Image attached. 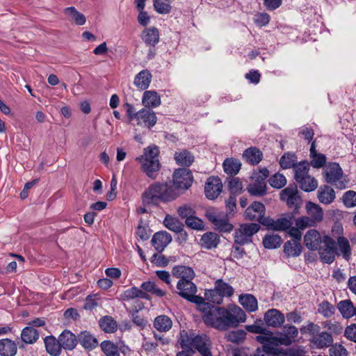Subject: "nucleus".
<instances>
[{
	"label": "nucleus",
	"mask_w": 356,
	"mask_h": 356,
	"mask_svg": "<svg viewBox=\"0 0 356 356\" xmlns=\"http://www.w3.org/2000/svg\"><path fill=\"white\" fill-rule=\"evenodd\" d=\"M177 294L190 302L200 307L203 313L204 323L218 330L225 331L229 327H236L240 323L246 320V314L238 306H234L232 311L206 302L204 298L196 296L197 286L192 280L177 283Z\"/></svg>",
	"instance_id": "nucleus-1"
},
{
	"label": "nucleus",
	"mask_w": 356,
	"mask_h": 356,
	"mask_svg": "<svg viewBox=\"0 0 356 356\" xmlns=\"http://www.w3.org/2000/svg\"><path fill=\"white\" fill-rule=\"evenodd\" d=\"M192 172L186 168L176 169L172 175V185L168 182L155 181L146 188L143 201L146 204H158L173 202L181 194L180 191L188 190L192 185Z\"/></svg>",
	"instance_id": "nucleus-2"
},
{
	"label": "nucleus",
	"mask_w": 356,
	"mask_h": 356,
	"mask_svg": "<svg viewBox=\"0 0 356 356\" xmlns=\"http://www.w3.org/2000/svg\"><path fill=\"white\" fill-rule=\"evenodd\" d=\"M309 163L307 160L299 162V165L296 169L294 179L300 188L305 192H312L318 187L317 180L309 175Z\"/></svg>",
	"instance_id": "nucleus-3"
},
{
	"label": "nucleus",
	"mask_w": 356,
	"mask_h": 356,
	"mask_svg": "<svg viewBox=\"0 0 356 356\" xmlns=\"http://www.w3.org/2000/svg\"><path fill=\"white\" fill-rule=\"evenodd\" d=\"M280 200L285 202L289 209H293L291 213H299V209L302 206V200L298 190L297 185L290 184L286 188L283 189L280 193Z\"/></svg>",
	"instance_id": "nucleus-4"
},
{
	"label": "nucleus",
	"mask_w": 356,
	"mask_h": 356,
	"mask_svg": "<svg viewBox=\"0 0 356 356\" xmlns=\"http://www.w3.org/2000/svg\"><path fill=\"white\" fill-rule=\"evenodd\" d=\"M261 229L258 223L250 222L241 224L239 228L235 229L234 242L238 245H245L252 243V237Z\"/></svg>",
	"instance_id": "nucleus-5"
},
{
	"label": "nucleus",
	"mask_w": 356,
	"mask_h": 356,
	"mask_svg": "<svg viewBox=\"0 0 356 356\" xmlns=\"http://www.w3.org/2000/svg\"><path fill=\"white\" fill-rule=\"evenodd\" d=\"M287 217L280 218L275 220L272 218L267 216L261 225L265 226L268 230L273 231H286L291 227L293 222L291 219L293 218V213H287Z\"/></svg>",
	"instance_id": "nucleus-6"
},
{
	"label": "nucleus",
	"mask_w": 356,
	"mask_h": 356,
	"mask_svg": "<svg viewBox=\"0 0 356 356\" xmlns=\"http://www.w3.org/2000/svg\"><path fill=\"white\" fill-rule=\"evenodd\" d=\"M266 207L260 202H253L245 210V218L250 221H257L260 225L261 222L266 218L265 216Z\"/></svg>",
	"instance_id": "nucleus-7"
},
{
	"label": "nucleus",
	"mask_w": 356,
	"mask_h": 356,
	"mask_svg": "<svg viewBox=\"0 0 356 356\" xmlns=\"http://www.w3.org/2000/svg\"><path fill=\"white\" fill-rule=\"evenodd\" d=\"M222 189V184L218 176H211L207 179L204 186V192L208 199L214 200L217 198Z\"/></svg>",
	"instance_id": "nucleus-8"
},
{
	"label": "nucleus",
	"mask_w": 356,
	"mask_h": 356,
	"mask_svg": "<svg viewBox=\"0 0 356 356\" xmlns=\"http://www.w3.org/2000/svg\"><path fill=\"white\" fill-rule=\"evenodd\" d=\"M136 121L138 125L151 129L156 124L157 117L152 109L144 107L139 110Z\"/></svg>",
	"instance_id": "nucleus-9"
},
{
	"label": "nucleus",
	"mask_w": 356,
	"mask_h": 356,
	"mask_svg": "<svg viewBox=\"0 0 356 356\" xmlns=\"http://www.w3.org/2000/svg\"><path fill=\"white\" fill-rule=\"evenodd\" d=\"M325 180L327 184H333L343 177V172L339 163L330 162L323 171Z\"/></svg>",
	"instance_id": "nucleus-10"
},
{
	"label": "nucleus",
	"mask_w": 356,
	"mask_h": 356,
	"mask_svg": "<svg viewBox=\"0 0 356 356\" xmlns=\"http://www.w3.org/2000/svg\"><path fill=\"white\" fill-rule=\"evenodd\" d=\"M207 218L214 225V229L220 232L229 233L234 229V225L229 222L227 217L221 218L215 213H209Z\"/></svg>",
	"instance_id": "nucleus-11"
},
{
	"label": "nucleus",
	"mask_w": 356,
	"mask_h": 356,
	"mask_svg": "<svg viewBox=\"0 0 356 356\" xmlns=\"http://www.w3.org/2000/svg\"><path fill=\"white\" fill-rule=\"evenodd\" d=\"M284 314L276 309L267 310L264 316V321L268 327H279L284 322Z\"/></svg>",
	"instance_id": "nucleus-12"
},
{
	"label": "nucleus",
	"mask_w": 356,
	"mask_h": 356,
	"mask_svg": "<svg viewBox=\"0 0 356 356\" xmlns=\"http://www.w3.org/2000/svg\"><path fill=\"white\" fill-rule=\"evenodd\" d=\"M210 340L207 335H195L192 341V348H195V351L197 350L202 356L211 355V344Z\"/></svg>",
	"instance_id": "nucleus-13"
},
{
	"label": "nucleus",
	"mask_w": 356,
	"mask_h": 356,
	"mask_svg": "<svg viewBox=\"0 0 356 356\" xmlns=\"http://www.w3.org/2000/svg\"><path fill=\"white\" fill-rule=\"evenodd\" d=\"M141 164V170L145 175L152 179H156L159 171L161 169V163L159 160H149L145 159L143 160H138Z\"/></svg>",
	"instance_id": "nucleus-14"
},
{
	"label": "nucleus",
	"mask_w": 356,
	"mask_h": 356,
	"mask_svg": "<svg viewBox=\"0 0 356 356\" xmlns=\"http://www.w3.org/2000/svg\"><path fill=\"white\" fill-rule=\"evenodd\" d=\"M171 241V235L165 231L156 232L151 241L152 245L159 252H162Z\"/></svg>",
	"instance_id": "nucleus-15"
},
{
	"label": "nucleus",
	"mask_w": 356,
	"mask_h": 356,
	"mask_svg": "<svg viewBox=\"0 0 356 356\" xmlns=\"http://www.w3.org/2000/svg\"><path fill=\"white\" fill-rule=\"evenodd\" d=\"M173 277L178 278L177 282H184L185 280H193L195 276L194 270L188 266L177 265L172 269Z\"/></svg>",
	"instance_id": "nucleus-16"
},
{
	"label": "nucleus",
	"mask_w": 356,
	"mask_h": 356,
	"mask_svg": "<svg viewBox=\"0 0 356 356\" xmlns=\"http://www.w3.org/2000/svg\"><path fill=\"white\" fill-rule=\"evenodd\" d=\"M58 338L61 348L66 350H74L78 343V336L67 329L60 334Z\"/></svg>",
	"instance_id": "nucleus-17"
},
{
	"label": "nucleus",
	"mask_w": 356,
	"mask_h": 356,
	"mask_svg": "<svg viewBox=\"0 0 356 356\" xmlns=\"http://www.w3.org/2000/svg\"><path fill=\"white\" fill-rule=\"evenodd\" d=\"M159 31L155 26L145 28L141 33L142 40L149 47H155L159 42Z\"/></svg>",
	"instance_id": "nucleus-18"
},
{
	"label": "nucleus",
	"mask_w": 356,
	"mask_h": 356,
	"mask_svg": "<svg viewBox=\"0 0 356 356\" xmlns=\"http://www.w3.org/2000/svg\"><path fill=\"white\" fill-rule=\"evenodd\" d=\"M304 243L309 250H318L322 243L319 232L316 229L308 230L304 236Z\"/></svg>",
	"instance_id": "nucleus-19"
},
{
	"label": "nucleus",
	"mask_w": 356,
	"mask_h": 356,
	"mask_svg": "<svg viewBox=\"0 0 356 356\" xmlns=\"http://www.w3.org/2000/svg\"><path fill=\"white\" fill-rule=\"evenodd\" d=\"M78 343L88 350H92L98 346V341L90 332L87 330L81 331L78 334Z\"/></svg>",
	"instance_id": "nucleus-20"
},
{
	"label": "nucleus",
	"mask_w": 356,
	"mask_h": 356,
	"mask_svg": "<svg viewBox=\"0 0 356 356\" xmlns=\"http://www.w3.org/2000/svg\"><path fill=\"white\" fill-rule=\"evenodd\" d=\"M316 148V140H313L309 149L311 161L309 163V166L312 165L314 168L318 169L323 168L325 165L327 159L324 154L317 152Z\"/></svg>",
	"instance_id": "nucleus-21"
},
{
	"label": "nucleus",
	"mask_w": 356,
	"mask_h": 356,
	"mask_svg": "<svg viewBox=\"0 0 356 356\" xmlns=\"http://www.w3.org/2000/svg\"><path fill=\"white\" fill-rule=\"evenodd\" d=\"M44 343L46 351L51 356H59L62 352L59 338L56 339L53 335H48L44 338Z\"/></svg>",
	"instance_id": "nucleus-22"
},
{
	"label": "nucleus",
	"mask_w": 356,
	"mask_h": 356,
	"mask_svg": "<svg viewBox=\"0 0 356 356\" xmlns=\"http://www.w3.org/2000/svg\"><path fill=\"white\" fill-rule=\"evenodd\" d=\"M254 181L247 186L248 193L252 196L262 197L266 194V184L265 180L259 177H252Z\"/></svg>",
	"instance_id": "nucleus-23"
},
{
	"label": "nucleus",
	"mask_w": 356,
	"mask_h": 356,
	"mask_svg": "<svg viewBox=\"0 0 356 356\" xmlns=\"http://www.w3.org/2000/svg\"><path fill=\"white\" fill-rule=\"evenodd\" d=\"M243 158L248 163L256 165L262 160L263 153L259 148L250 147L243 152Z\"/></svg>",
	"instance_id": "nucleus-24"
},
{
	"label": "nucleus",
	"mask_w": 356,
	"mask_h": 356,
	"mask_svg": "<svg viewBox=\"0 0 356 356\" xmlns=\"http://www.w3.org/2000/svg\"><path fill=\"white\" fill-rule=\"evenodd\" d=\"M220 242V239L218 234L208 232L202 236L200 243L202 248L211 250L217 248Z\"/></svg>",
	"instance_id": "nucleus-25"
},
{
	"label": "nucleus",
	"mask_w": 356,
	"mask_h": 356,
	"mask_svg": "<svg viewBox=\"0 0 356 356\" xmlns=\"http://www.w3.org/2000/svg\"><path fill=\"white\" fill-rule=\"evenodd\" d=\"M311 343L318 348H324L330 347L333 343V337L330 333L322 332L317 333L310 340Z\"/></svg>",
	"instance_id": "nucleus-26"
},
{
	"label": "nucleus",
	"mask_w": 356,
	"mask_h": 356,
	"mask_svg": "<svg viewBox=\"0 0 356 356\" xmlns=\"http://www.w3.org/2000/svg\"><path fill=\"white\" fill-rule=\"evenodd\" d=\"M161 103V97L154 90H145L142 98V104L145 108L152 109L156 108Z\"/></svg>",
	"instance_id": "nucleus-27"
},
{
	"label": "nucleus",
	"mask_w": 356,
	"mask_h": 356,
	"mask_svg": "<svg viewBox=\"0 0 356 356\" xmlns=\"http://www.w3.org/2000/svg\"><path fill=\"white\" fill-rule=\"evenodd\" d=\"M17 353V345L15 341L4 338L0 339V356H15Z\"/></svg>",
	"instance_id": "nucleus-28"
},
{
	"label": "nucleus",
	"mask_w": 356,
	"mask_h": 356,
	"mask_svg": "<svg viewBox=\"0 0 356 356\" xmlns=\"http://www.w3.org/2000/svg\"><path fill=\"white\" fill-rule=\"evenodd\" d=\"M280 165L282 169L293 168L294 173L296 169L299 165L298 162L297 156L295 152H285L280 158L279 161Z\"/></svg>",
	"instance_id": "nucleus-29"
},
{
	"label": "nucleus",
	"mask_w": 356,
	"mask_h": 356,
	"mask_svg": "<svg viewBox=\"0 0 356 356\" xmlns=\"http://www.w3.org/2000/svg\"><path fill=\"white\" fill-rule=\"evenodd\" d=\"M317 197L320 202L329 204L334 200L336 196L332 188L328 185H323L318 190Z\"/></svg>",
	"instance_id": "nucleus-30"
},
{
	"label": "nucleus",
	"mask_w": 356,
	"mask_h": 356,
	"mask_svg": "<svg viewBox=\"0 0 356 356\" xmlns=\"http://www.w3.org/2000/svg\"><path fill=\"white\" fill-rule=\"evenodd\" d=\"M121 299L124 301H129L136 298L145 300H150V296L136 286H133L123 291L120 295Z\"/></svg>",
	"instance_id": "nucleus-31"
},
{
	"label": "nucleus",
	"mask_w": 356,
	"mask_h": 356,
	"mask_svg": "<svg viewBox=\"0 0 356 356\" xmlns=\"http://www.w3.org/2000/svg\"><path fill=\"white\" fill-rule=\"evenodd\" d=\"M176 163L181 166L189 167L194 162V156L191 152L184 149L174 154Z\"/></svg>",
	"instance_id": "nucleus-32"
},
{
	"label": "nucleus",
	"mask_w": 356,
	"mask_h": 356,
	"mask_svg": "<svg viewBox=\"0 0 356 356\" xmlns=\"http://www.w3.org/2000/svg\"><path fill=\"white\" fill-rule=\"evenodd\" d=\"M38 331L31 326L25 327L21 332V339L26 344H33L39 339Z\"/></svg>",
	"instance_id": "nucleus-33"
},
{
	"label": "nucleus",
	"mask_w": 356,
	"mask_h": 356,
	"mask_svg": "<svg viewBox=\"0 0 356 356\" xmlns=\"http://www.w3.org/2000/svg\"><path fill=\"white\" fill-rule=\"evenodd\" d=\"M152 74L147 70L140 71L134 79V84L141 90H146L151 83Z\"/></svg>",
	"instance_id": "nucleus-34"
},
{
	"label": "nucleus",
	"mask_w": 356,
	"mask_h": 356,
	"mask_svg": "<svg viewBox=\"0 0 356 356\" xmlns=\"http://www.w3.org/2000/svg\"><path fill=\"white\" fill-rule=\"evenodd\" d=\"M302 245L297 241H288L284 245V252L287 257H298L302 252Z\"/></svg>",
	"instance_id": "nucleus-35"
},
{
	"label": "nucleus",
	"mask_w": 356,
	"mask_h": 356,
	"mask_svg": "<svg viewBox=\"0 0 356 356\" xmlns=\"http://www.w3.org/2000/svg\"><path fill=\"white\" fill-rule=\"evenodd\" d=\"M194 336L193 334H188L185 330L179 332L178 343L183 350L191 351L192 353H195V350L192 348V341Z\"/></svg>",
	"instance_id": "nucleus-36"
},
{
	"label": "nucleus",
	"mask_w": 356,
	"mask_h": 356,
	"mask_svg": "<svg viewBox=\"0 0 356 356\" xmlns=\"http://www.w3.org/2000/svg\"><path fill=\"white\" fill-rule=\"evenodd\" d=\"M153 325L158 331L167 332L171 329L172 321L169 316L160 315L155 318Z\"/></svg>",
	"instance_id": "nucleus-37"
},
{
	"label": "nucleus",
	"mask_w": 356,
	"mask_h": 356,
	"mask_svg": "<svg viewBox=\"0 0 356 356\" xmlns=\"http://www.w3.org/2000/svg\"><path fill=\"white\" fill-rule=\"evenodd\" d=\"M238 301L240 304L248 312H254L258 307L257 299L251 294L241 295L239 296Z\"/></svg>",
	"instance_id": "nucleus-38"
},
{
	"label": "nucleus",
	"mask_w": 356,
	"mask_h": 356,
	"mask_svg": "<svg viewBox=\"0 0 356 356\" xmlns=\"http://www.w3.org/2000/svg\"><path fill=\"white\" fill-rule=\"evenodd\" d=\"M99 324L102 330L106 333H114L118 330V324L111 316H105L100 318Z\"/></svg>",
	"instance_id": "nucleus-39"
},
{
	"label": "nucleus",
	"mask_w": 356,
	"mask_h": 356,
	"mask_svg": "<svg viewBox=\"0 0 356 356\" xmlns=\"http://www.w3.org/2000/svg\"><path fill=\"white\" fill-rule=\"evenodd\" d=\"M241 163L233 158L226 159L223 162L224 171L231 177L238 173Z\"/></svg>",
	"instance_id": "nucleus-40"
},
{
	"label": "nucleus",
	"mask_w": 356,
	"mask_h": 356,
	"mask_svg": "<svg viewBox=\"0 0 356 356\" xmlns=\"http://www.w3.org/2000/svg\"><path fill=\"white\" fill-rule=\"evenodd\" d=\"M307 213L312 218L314 221L320 222L323 217V211L322 208L318 205L312 202H308L306 204Z\"/></svg>",
	"instance_id": "nucleus-41"
},
{
	"label": "nucleus",
	"mask_w": 356,
	"mask_h": 356,
	"mask_svg": "<svg viewBox=\"0 0 356 356\" xmlns=\"http://www.w3.org/2000/svg\"><path fill=\"white\" fill-rule=\"evenodd\" d=\"M282 242V238L277 234H266L262 241L263 245L266 249H276Z\"/></svg>",
	"instance_id": "nucleus-42"
},
{
	"label": "nucleus",
	"mask_w": 356,
	"mask_h": 356,
	"mask_svg": "<svg viewBox=\"0 0 356 356\" xmlns=\"http://www.w3.org/2000/svg\"><path fill=\"white\" fill-rule=\"evenodd\" d=\"M337 308L343 317L346 318L353 316L354 313H355L353 304L350 300L340 301L337 305Z\"/></svg>",
	"instance_id": "nucleus-43"
},
{
	"label": "nucleus",
	"mask_w": 356,
	"mask_h": 356,
	"mask_svg": "<svg viewBox=\"0 0 356 356\" xmlns=\"http://www.w3.org/2000/svg\"><path fill=\"white\" fill-rule=\"evenodd\" d=\"M100 348L106 356H120L118 346L110 340L103 341Z\"/></svg>",
	"instance_id": "nucleus-44"
},
{
	"label": "nucleus",
	"mask_w": 356,
	"mask_h": 356,
	"mask_svg": "<svg viewBox=\"0 0 356 356\" xmlns=\"http://www.w3.org/2000/svg\"><path fill=\"white\" fill-rule=\"evenodd\" d=\"M64 13L70 15L74 22L78 26L83 25L86 22L85 15L79 12L75 7H67L65 8Z\"/></svg>",
	"instance_id": "nucleus-45"
},
{
	"label": "nucleus",
	"mask_w": 356,
	"mask_h": 356,
	"mask_svg": "<svg viewBox=\"0 0 356 356\" xmlns=\"http://www.w3.org/2000/svg\"><path fill=\"white\" fill-rule=\"evenodd\" d=\"M215 289L222 295V298L231 297L234 291L233 287L222 279H218L215 282Z\"/></svg>",
	"instance_id": "nucleus-46"
},
{
	"label": "nucleus",
	"mask_w": 356,
	"mask_h": 356,
	"mask_svg": "<svg viewBox=\"0 0 356 356\" xmlns=\"http://www.w3.org/2000/svg\"><path fill=\"white\" fill-rule=\"evenodd\" d=\"M140 288L145 293H150L158 297H163L165 295V291L158 288L154 282L147 281L141 284Z\"/></svg>",
	"instance_id": "nucleus-47"
},
{
	"label": "nucleus",
	"mask_w": 356,
	"mask_h": 356,
	"mask_svg": "<svg viewBox=\"0 0 356 356\" xmlns=\"http://www.w3.org/2000/svg\"><path fill=\"white\" fill-rule=\"evenodd\" d=\"M227 188L232 195H238L243 192V184L238 177H229Z\"/></svg>",
	"instance_id": "nucleus-48"
},
{
	"label": "nucleus",
	"mask_w": 356,
	"mask_h": 356,
	"mask_svg": "<svg viewBox=\"0 0 356 356\" xmlns=\"http://www.w3.org/2000/svg\"><path fill=\"white\" fill-rule=\"evenodd\" d=\"M163 224L169 230L175 233L181 231V227H184L179 219L173 218L168 214L165 216Z\"/></svg>",
	"instance_id": "nucleus-49"
},
{
	"label": "nucleus",
	"mask_w": 356,
	"mask_h": 356,
	"mask_svg": "<svg viewBox=\"0 0 356 356\" xmlns=\"http://www.w3.org/2000/svg\"><path fill=\"white\" fill-rule=\"evenodd\" d=\"M205 300H208V303L220 305L222 302V296L220 295L218 291L214 288L213 289H207L204 292Z\"/></svg>",
	"instance_id": "nucleus-50"
},
{
	"label": "nucleus",
	"mask_w": 356,
	"mask_h": 356,
	"mask_svg": "<svg viewBox=\"0 0 356 356\" xmlns=\"http://www.w3.org/2000/svg\"><path fill=\"white\" fill-rule=\"evenodd\" d=\"M268 183L271 187L280 189L286 184V179L284 175L277 172L269 178Z\"/></svg>",
	"instance_id": "nucleus-51"
},
{
	"label": "nucleus",
	"mask_w": 356,
	"mask_h": 356,
	"mask_svg": "<svg viewBox=\"0 0 356 356\" xmlns=\"http://www.w3.org/2000/svg\"><path fill=\"white\" fill-rule=\"evenodd\" d=\"M153 6L154 10L161 15L169 14L172 10L170 2L165 0H153Z\"/></svg>",
	"instance_id": "nucleus-52"
},
{
	"label": "nucleus",
	"mask_w": 356,
	"mask_h": 356,
	"mask_svg": "<svg viewBox=\"0 0 356 356\" xmlns=\"http://www.w3.org/2000/svg\"><path fill=\"white\" fill-rule=\"evenodd\" d=\"M159 149L156 146H148L144 149V154L136 158V160H159Z\"/></svg>",
	"instance_id": "nucleus-53"
},
{
	"label": "nucleus",
	"mask_w": 356,
	"mask_h": 356,
	"mask_svg": "<svg viewBox=\"0 0 356 356\" xmlns=\"http://www.w3.org/2000/svg\"><path fill=\"white\" fill-rule=\"evenodd\" d=\"M338 244L343 257L346 259H348L351 254V250L348 239L343 236H340L338 238Z\"/></svg>",
	"instance_id": "nucleus-54"
},
{
	"label": "nucleus",
	"mask_w": 356,
	"mask_h": 356,
	"mask_svg": "<svg viewBox=\"0 0 356 356\" xmlns=\"http://www.w3.org/2000/svg\"><path fill=\"white\" fill-rule=\"evenodd\" d=\"M335 308L328 301L322 302L318 307V312L325 318H330L334 314Z\"/></svg>",
	"instance_id": "nucleus-55"
},
{
	"label": "nucleus",
	"mask_w": 356,
	"mask_h": 356,
	"mask_svg": "<svg viewBox=\"0 0 356 356\" xmlns=\"http://www.w3.org/2000/svg\"><path fill=\"white\" fill-rule=\"evenodd\" d=\"M246 332L243 330H237L236 331L229 332L226 338L227 341L233 343H238L245 339Z\"/></svg>",
	"instance_id": "nucleus-56"
},
{
	"label": "nucleus",
	"mask_w": 356,
	"mask_h": 356,
	"mask_svg": "<svg viewBox=\"0 0 356 356\" xmlns=\"http://www.w3.org/2000/svg\"><path fill=\"white\" fill-rule=\"evenodd\" d=\"M320 330V326L313 322H309L307 325H303L300 328V332L302 334H309L312 337L318 333Z\"/></svg>",
	"instance_id": "nucleus-57"
},
{
	"label": "nucleus",
	"mask_w": 356,
	"mask_h": 356,
	"mask_svg": "<svg viewBox=\"0 0 356 356\" xmlns=\"http://www.w3.org/2000/svg\"><path fill=\"white\" fill-rule=\"evenodd\" d=\"M343 202L346 207H353L356 206V192L348 191L343 195Z\"/></svg>",
	"instance_id": "nucleus-58"
},
{
	"label": "nucleus",
	"mask_w": 356,
	"mask_h": 356,
	"mask_svg": "<svg viewBox=\"0 0 356 356\" xmlns=\"http://www.w3.org/2000/svg\"><path fill=\"white\" fill-rule=\"evenodd\" d=\"M318 250L321 259L323 263L330 264L334 261L337 253L322 249L321 247Z\"/></svg>",
	"instance_id": "nucleus-59"
},
{
	"label": "nucleus",
	"mask_w": 356,
	"mask_h": 356,
	"mask_svg": "<svg viewBox=\"0 0 356 356\" xmlns=\"http://www.w3.org/2000/svg\"><path fill=\"white\" fill-rule=\"evenodd\" d=\"M185 223L188 227L193 229L202 230L204 229L202 220L195 216V215L191 218L186 219Z\"/></svg>",
	"instance_id": "nucleus-60"
},
{
	"label": "nucleus",
	"mask_w": 356,
	"mask_h": 356,
	"mask_svg": "<svg viewBox=\"0 0 356 356\" xmlns=\"http://www.w3.org/2000/svg\"><path fill=\"white\" fill-rule=\"evenodd\" d=\"M143 221L142 219L140 220V224L138 225L136 231V234L142 241H147L149 238L150 234L148 232V226L143 225Z\"/></svg>",
	"instance_id": "nucleus-61"
},
{
	"label": "nucleus",
	"mask_w": 356,
	"mask_h": 356,
	"mask_svg": "<svg viewBox=\"0 0 356 356\" xmlns=\"http://www.w3.org/2000/svg\"><path fill=\"white\" fill-rule=\"evenodd\" d=\"M150 261L159 267H165L169 264V260L165 255L157 253L152 255Z\"/></svg>",
	"instance_id": "nucleus-62"
},
{
	"label": "nucleus",
	"mask_w": 356,
	"mask_h": 356,
	"mask_svg": "<svg viewBox=\"0 0 356 356\" xmlns=\"http://www.w3.org/2000/svg\"><path fill=\"white\" fill-rule=\"evenodd\" d=\"M177 212L181 218L186 219L191 218L195 213V211L187 205L179 207Z\"/></svg>",
	"instance_id": "nucleus-63"
},
{
	"label": "nucleus",
	"mask_w": 356,
	"mask_h": 356,
	"mask_svg": "<svg viewBox=\"0 0 356 356\" xmlns=\"http://www.w3.org/2000/svg\"><path fill=\"white\" fill-rule=\"evenodd\" d=\"M344 336L355 343H356V324L353 323L346 327L344 332Z\"/></svg>",
	"instance_id": "nucleus-64"
}]
</instances>
